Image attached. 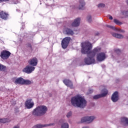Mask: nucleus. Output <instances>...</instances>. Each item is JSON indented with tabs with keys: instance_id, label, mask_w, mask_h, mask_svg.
<instances>
[{
	"instance_id": "1",
	"label": "nucleus",
	"mask_w": 128,
	"mask_h": 128,
	"mask_svg": "<svg viewBox=\"0 0 128 128\" xmlns=\"http://www.w3.org/2000/svg\"><path fill=\"white\" fill-rule=\"evenodd\" d=\"M81 52L83 54H87L88 58H86L84 60V62L86 64H92L96 62L94 56L100 49L96 48L92 51L90 52L92 48V44L88 42H85L82 43Z\"/></svg>"
},
{
	"instance_id": "2",
	"label": "nucleus",
	"mask_w": 128,
	"mask_h": 128,
	"mask_svg": "<svg viewBox=\"0 0 128 128\" xmlns=\"http://www.w3.org/2000/svg\"><path fill=\"white\" fill-rule=\"evenodd\" d=\"M71 104L73 106H77L80 108H84L86 106V100L80 95L72 97L71 98Z\"/></svg>"
},
{
	"instance_id": "3",
	"label": "nucleus",
	"mask_w": 128,
	"mask_h": 128,
	"mask_svg": "<svg viewBox=\"0 0 128 128\" xmlns=\"http://www.w3.org/2000/svg\"><path fill=\"white\" fill-rule=\"evenodd\" d=\"M48 112V107L44 106H40L34 109L32 112V114L34 116H44Z\"/></svg>"
},
{
	"instance_id": "4",
	"label": "nucleus",
	"mask_w": 128,
	"mask_h": 128,
	"mask_svg": "<svg viewBox=\"0 0 128 128\" xmlns=\"http://www.w3.org/2000/svg\"><path fill=\"white\" fill-rule=\"evenodd\" d=\"M70 37H66L62 39L61 43L62 47V48L66 49V48H68V44H70Z\"/></svg>"
},
{
	"instance_id": "5",
	"label": "nucleus",
	"mask_w": 128,
	"mask_h": 128,
	"mask_svg": "<svg viewBox=\"0 0 128 128\" xmlns=\"http://www.w3.org/2000/svg\"><path fill=\"white\" fill-rule=\"evenodd\" d=\"M102 94H97L94 96L93 98L94 100H98V98H104V96H106L108 94V91L106 88H104L102 91Z\"/></svg>"
},
{
	"instance_id": "6",
	"label": "nucleus",
	"mask_w": 128,
	"mask_h": 128,
	"mask_svg": "<svg viewBox=\"0 0 128 128\" xmlns=\"http://www.w3.org/2000/svg\"><path fill=\"white\" fill-rule=\"evenodd\" d=\"M12 54V53L10 52V51H8L6 50H4L1 52V54L0 56L3 60H8L10 56Z\"/></svg>"
},
{
	"instance_id": "7",
	"label": "nucleus",
	"mask_w": 128,
	"mask_h": 128,
	"mask_svg": "<svg viewBox=\"0 0 128 128\" xmlns=\"http://www.w3.org/2000/svg\"><path fill=\"white\" fill-rule=\"evenodd\" d=\"M36 70V68H34V66H27L25 68H24L22 70V72H26V74H32L34 70Z\"/></svg>"
},
{
	"instance_id": "8",
	"label": "nucleus",
	"mask_w": 128,
	"mask_h": 128,
	"mask_svg": "<svg viewBox=\"0 0 128 128\" xmlns=\"http://www.w3.org/2000/svg\"><path fill=\"white\" fill-rule=\"evenodd\" d=\"M34 103L32 102V99H28L25 102V106L28 110L34 108Z\"/></svg>"
},
{
	"instance_id": "9",
	"label": "nucleus",
	"mask_w": 128,
	"mask_h": 128,
	"mask_svg": "<svg viewBox=\"0 0 128 128\" xmlns=\"http://www.w3.org/2000/svg\"><path fill=\"white\" fill-rule=\"evenodd\" d=\"M95 118L94 116H85L81 119V122H92L94 120Z\"/></svg>"
},
{
	"instance_id": "10",
	"label": "nucleus",
	"mask_w": 128,
	"mask_h": 128,
	"mask_svg": "<svg viewBox=\"0 0 128 128\" xmlns=\"http://www.w3.org/2000/svg\"><path fill=\"white\" fill-rule=\"evenodd\" d=\"M8 16L10 14L6 12H4L3 10L0 12V18L3 20H8Z\"/></svg>"
},
{
	"instance_id": "11",
	"label": "nucleus",
	"mask_w": 128,
	"mask_h": 128,
	"mask_svg": "<svg viewBox=\"0 0 128 128\" xmlns=\"http://www.w3.org/2000/svg\"><path fill=\"white\" fill-rule=\"evenodd\" d=\"M38 58L36 57H34L32 58H30L28 60V63L30 66H38Z\"/></svg>"
},
{
	"instance_id": "12",
	"label": "nucleus",
	"mask_w": 128,
	"mask_h": 128,
	"mask_svg": "<svg viewBox=\"0 0 128 128\" xmlns=\"http://www.w3.org/2000/svg\"><path fill=\"white\" fill-rule=\"evenodd\" d=\"M96 58L98 62H102L106 60V54L104 52H100L97 55Z\"/></svg>"
},
{
	"instance_id": "13",
	"label": "nucleus",
	"mask_w": 128,
	"mask_h": 128,
	"mask_svg": "<svg viewBox=\"0 0 128 128\" xmlns=\"http://www.w3.org/2000/svg\"><path fill=\"white\" fill-rule=\"evenodd\" d=\"M111 100L113 102H116L118 100V92H115L111 97Z\"/></svg>"
},
{
	"instance_id": "14",
	"label": "nucleus",
	"mask_w": 128,
	"mask_h": 128,
	"mask_svg": "<svg viewBox=\"0 0 128 128\" xmlns=\"http://www.w3.org/2000/svg\"><path fill=\"white\" fill-rule=\"evenodd\" d=\"M24 80V78L20 77L16 78L14 82L16 84H20L21 86H23Z\"/></svg>"
},
{
	"instance_id": "15",
	"label": "nucleus",
	"mask_w": 128,
	"mask_h": 128,
	"mask_svg": "<svg viewBox=\"0 0 128 128\" xmlns=\"http://www.w3.org/2000/svg\"><path fill=\"white\" fill-rule=\"evenodd\" d=\"M54 124H38L35 125L32 128H46V126H54Z\"/></svg>"
},
{
	"instance_id": "16",
	"label": "nucleus",
	"mask_w": 128,
	"mask_h": 128,
	"mask_svg": "<svg viewBox=\"0 0 128 128\" xmlns=\"http://www.w3.org/2000/svg\"><path fill=\"white\" fill-rule=\"evenodd\" d=\"M63 82L66 84V86H69L70 88H74L72 82L69 80H63Z\"/></svg>"
},
{
	"instance_id": "17",
	"label": "nucleus",
	"mask_w": 128,
	"mask_h": 128,
	"mask_svg": "<svg viewBox=\"0 0 128 128\" xmlns=\"http://www.w3.org/2000/svg\"><path fill=\"white\" fill-rule=\"evenodd\" d=\"M80 24V18H76L72 24V26H78Z\"/></svg>"
},
{
	"instance_id": "18",
	"label": "nucleus",
	"mask_w": 128,
	"mask_h": 128,
	"mask_svg": "<svg viewBox=\"0 0 128 128\" xmlns=\"http://www.w3.org/2000/svg\"><path fill=\"white\" fill-rule=\"evenodd\" d=\"M79 6L78 9L79 10H84V6H86V2L84 0H80L79 1Z\"/></svg>"
},
{
	"instance_id": "19",
	"label": "nucleus",
	"mask_w": 128,
	"mask_h": 128,
	"mask_svg": "<svg viewBox=\"0 0 128 128\" xmlns=\"http://www.w3.org/2000/svg\"><path fill=\"white\" fill-rule=\"evenodd\" d=\"M66 32L68 36H74V31L72 30V29L68 28H67L66 30Z\"/></svg>"
},
{
	"instance_id": "20",
	"label": "nucleus",
	"mask_w": 128,
	"mask_h": 128,
	"mask_svg": "<svg viewBox=\"0 0 128 128\" xmlns=\"http://www.w3.org/2000/svg\"><path fill=\"white\" fill-rule=\"evenodd\" d=\"M121 122L124 124L125 126H128V118L126 117L122 118Z\"/></svg>"
},
{
	"instance_id": "21",
	"label": "nucleus",
	"mask_w": 128,
	"mask_h": 128,
	"mask_svg": "<svg viewBox=\"0 0 128 128\" xmlns=\"http://www.w3.org/2000/svg\"><path fill=\"white\" fill-rule=\"evenodd\" d=\"M112 36L116 38H124V36L120 34H116V33H112Z\"/></svg>"
},
{
	"instance_id": "22",
	"label": "nucleus",
	"mask_w": 128,
	"mask_h": 128,
	"mask_svg": "<svg viewBox=\"0 0 128 128\" xmlns=\"http://www.w3.org/2000/svg\"><path fill=\"white\" fill-rule=\"evenodd\" d=\"M10 122L8 118H0V122H1V124H6V122Z\"/></svg>"
},
{
	"instance_id": "23",
	"label": "nucleus",
	"mask_w": 128,
	"mask_h": 128,
	"mask_svg": "<svg viewBox=\"0 0 128 128\" xmlns=\"http://www.w3.org/2000/svg\"><path fill=\"white\" fill-rule=\"evenodd\" d=\"M32 84V81L28 80H26L24 79V84H25L26 86H28L30 84Z\"/></svg>"
},
{
	"instance_id": "24",
	"label": "nucleus",
	"mask_w": 128,
	"mask_h": 128,
	"mask_svg": "<svg viewBox=\"0 0 128 128\" xmlns=\"http://www.w3.org/2000/svg\"><path fill=\"white\" fill-rule=\"evenodd\" d=\"M26 46H27L28 48H30V50H29V52H32V50H34V49L32 48V44L30 43H27V44H26Z\"/></svg>"
},
{
	"instance_id": "25",
	"label": "nucleus",
	"mask_w": 128,
	"mask_h": 128,
	"mask_svg": "<svg viewBox=\"0 0 128 128\" xmlns=\"http://www.w3.org/2000/svg\"><path fill=\"white\" fill-rule=\"evenodd\" d=\"M6 70V67L0 64V72H4Z\"/></svg>"
},
{
	"instance_id": "26",
	"label": "nucleus",
	"mask_w": 128,
	"mask_h": 128,
	"mask_svg": "<svg viewBox=\"0 0 128 128\" xmlns=\"http://www.w3.org/2000/svg\"><path fill=\"white\" fill-rule=\"evenodd\" d=\"M114 22L116 24H118V26H120V24H122V23L120 22L118 20L116 19H114Z\"/></svg>"
},
{
	"instance_id": "27",
	"label": "nucleus",
	"mask_w": 128,
	"mask_h": 128,
	"mask_svg": "<svg viewBox=\"0 0 128 128\" xmlns=\"http://www.w3.org/2000/svg\"><path fill=\"white\" fill-rule=\"evenodd\" d=\"M62 128H68V124L64 123L62 125Z\"/></svg>"
},
{
	"instance_id": "28",
	"label": "nucleus",
	"mask_w": 128,
	"mask_h": 128,
	"mask_svg": "<svg viewBox=\"0 0 128 128\" xmlns=\"http://www.w3.org/2000/svg\"><path fill=\"white\" fill-rule=\"evenodd\" d=\"M106 28H112V30H116V28L114 26H110V25H106Z\"/></svg>"
},
{
	"instance_id": "29",
	"label": "nucleus",
	"mask_w": 128,
	"mask_h": 128,
	"mask_svg": "<svg viewBox=\"0 0 128 128\" xmlns=\"http://www.w3.org/2000/svg\"><path fill=\"white\" fill-rule=\"evenodd\" d=\"M88 22H92V16H89L87 17Z\"/></svg>"
},
{
	"instance_id": "30",
	"label": "nucleus",
	"mask_w": 128,
	"mask_h": 128,
	"mask_svg": "<svg viewBox=\"0 0 128 128\" xmlns=\"http://www.w3.org/2000/svg\"><path fill=\"white\" fill-rule=\"evenodd\" d=\"M116 32H124V30H122L120 29H118L116 28V30H115Z\"/></svg>"
},
{
	"instance_id": "31",
	"label": "nucleus",
	"mask_w": 128,
	"mask_h": 128,
	"mask_svg": "<svg viewBox=\"0 0 128 128\" xmlns=\"http://www.w3.org/2000/svg\"><path fill=\"white\" fill-rule=\"evenodd\" d=\"M105 5L104 4H98V8H104Z\"/></svg>"
},
{
	"instance_id": "32",
	"label": "nucleus",
	"mask_w": 128,
	"mask_h": 128,
	"mask_svg": "<svg viewBox=\"0 0 128 128\" xmlns=\"http://www.w3.org/2000/svg\"><path fill=\"white\" fill-rule=\"evenodd\" d=\"M72 112H68L66 115L67 118H70V116H72Z\"/></svg>"
},
{
	"instance_id": "33",
	"label": "nucleus",
	"mask_w": 128,
	"mask_h": 128,
	"mask_svg": "<svg viewBox=\"0 0 128 128\" xmlns=\"http://www.w3.org/2000/svg\"><path fill=\"white\" fill-rule=\"evenodd\" d=\"M10 0H0V4H2V2H8Z\"/></svg>"
},
{
	"instance_id": "34",
	"label": "nucleus",
	"mask_w": 128,
	"mask_h": 128,
	"mask_svg": "<svg viewBox=\"0 0 128 128\" xmlns=\"http://www.w3.org/2000/svg\"><path fill=\"white\" fill-rule=\"evenodd\" d=\"M115 52L117 53V54H120V49H117L115 50Z\"/></svg>"
},
{
	"instance_id": "35",
	"label": "nucleus",
	"mask_w": 128,
	"mask_h": 128,
	"mask_svg": "<svg viewBox=\"0 0 128 128\" xmlns=\"http://www.w3.org/2000/svg\"><path fill=\"white\" fill-rule=\"evenodd\" d=\"M94 90H90L88 92V94H92Z\"/></svg>"
},
{
	"instance_id": "36",
	"label": "nucleus",
	"mask_w": 128,
	"mask_h": 128,
	"mask_svg": "<svg viewBox=\"0 0 128 128\" xmlns=\"http://www.w3.org/2000/svg\"><path fill=\"white\" fill-rule=\"evenodd\" d=\"M109 20H112V16H110Z\"/></svg>"
},
{
	"instance_id": "37",
	"label": "nucleus",
	"mask_w": 128,
	"mask_h": 128,
	"mask_svg": "<svg viewBox=\"0 0 128 128\" xmlns=\"http://www.w3.org/2000/svg\"><path fill=\"white\" fill-rule=\"evenodd\" d=\"M14 128H20V127H19V126H14Z\"/></svg>"
},
{
	"instance_id": "38",
	"label": "nucleus",
	"mask_w": 128,
	"mask_h": 128,
	"mask_svg": "<svg viewBox=\"0 0 128 128\" xmlns=\"http://www.w3.org/2000/svg\"><path fill=\"white\" fill-rule=\"evenodd\" d=\"M126 4L128 5V0H126Z\"/></svg>"
},
{
	"instance_id": "39",
	"label": "nucleus",
	"mask_w": 128,
	"mask_h": 128,
	"mask_svg": "<svg viewBox=\"0 0 128 128\" xmlns=\"http://www.w3.org/2000/svg\"><path fill=\"white\" fill-rule=\"evenodd\" d=\"M99 34L98 33V34H96V36H98Z\"/></svg>"
},
{
	"instance_id": "40",
	"label": "nucleus",
	"mask_w": 128,
	"mask_h": 128,
	"mask_svg": "<svg viewBox=\"0 0 128 128\" xmlns=\"http://www.w3.org/2000/svg\"><path fill=\"white\" fill-rule=\"evenodd\" d=\"M82 128H86V127H83Z\"/></svg>"
},
{
	"instance_id": "41",
	"label": "nucleus",
	"mask_w": 128,
	"mask_h": 128,
	"mask_svg": "<svg viewBox=\"0 0 128 128\" xmlns=\"http://www.w3.org/2000/svg\"><path fill=\"white\" fill-rule=\"evenodd\" d=\"M60 122H62V120H60Z\"/></svg>"
}]
</instances>
